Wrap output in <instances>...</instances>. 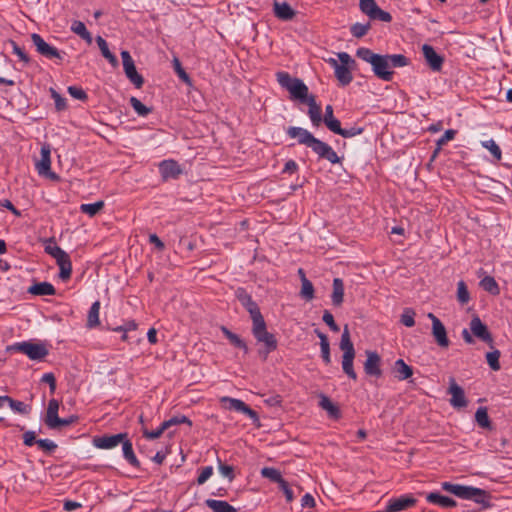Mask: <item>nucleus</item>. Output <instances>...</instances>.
Here are the masks:
<instances>
[{
    "label": "nucleus",
    "instance_id": "45",
    "mask_svg": "<svg viewBox=\"0 0 512 512\" xmlns=\"http://www.w3.org/2000/svg\"><path fill=\"white\" fill-rule=\"evenodd\" d=\"M500 356H501V353L497 349H494L493 351L486 353L487 363L493 371H498L501 368L500 362H499Z\"/></svg>",
    "mask_w": 512,
    "mask_h": 512
},
{
    "label": "nucleus",
    "instance_id": "59",
    "mask_svg": "<svg viewBox=\"0 0 512 512\" xmlns=\"http://www.w3.org/2000/svg\"><path fill=\"white\" fill-rule=\"evenodd\" d=\"M36 444L38 445L39 448H41L42 450L47 451V452H51V451L55 450L57 447V445L54 442H52L48 439L37 440Z\"/></svg>",
    "mask_w": 512,
    "mask_h": 512
},
{
    "label": "nucleus",
    "instance_id": "31",
    "mask_svg": "<svg viewBox=\"0 0 512 512\" xmlns=\"http://www.w3.org/2000/svg\"><path fill=\"white\" fill-rule=\"evenodd\" d=\"M205 503L213 512H237V510L226 501L207 499Z\"/></svg>",
    "mask_w": 512,
    "mask_h": 512
},
{
    "label": "nucleus",
    "instance_id": "7",
    "mask_svg": "<svg viewBox=\"0 0 512 512\" xmlns=\"http://www.w3.org/2000/svg\"><path fill=\"white\" fill-rule=\"evenodd\" d=\"M338 60L329 58L326 61L334 68L335 76L342 85H348L353 77L350 71V65L354 64L355 61L346 52L338 53Z\"/></svg>",
    "mask_w": 512,
    "mask_h": 512
},
{
    "label": "nucleus",
    "instance_id": "16",
    "mask_svg": "<svg viewBox=\"0 0 512 512\" xmlns=\"http://www.w3.org/2000/svg\"><path fill=\"white\" fill-rule=\"evenodd\" d=\"M236 296L241 304L247 309L250 314L252 322L257 321L258 319L264 318L261 314V311L256 302H254L251 296L246 293V291L242 288H239L236 291Z\"/></svg>",
    "mask_w": 512,
    "mask_h": 512
},
{
    "label": "nucleus",
    "instance_id": "38",
    "mask_svg": "<svg viewBox=\"0 0 512 512\" xmlns=\"http://www.w3.org/2000/svg\"><path fill=\"white\" fill-rule=\"evenodd\" d=\"M480 286L492 295H498L500 293L499 286L495 279L491 276H485L480 281Z\"/></svg>",
    "mask_w": 512,
    "mask_h": 512
},
{
    "label": "nucleus",
    "instance_id": "25",
    "mask_svg": "<svg viewBox=\"0 0 512 512\" xmlns=\"http://www.w3.org/2000/svg\"><path fill=\"white\" fill-rule=\"evenodd\" d=\"M319 398H320L319 406L328 413L330 418L338 420L341 417V412H340L339 407L335 403H333L330 400V398L328 396H326L325 394L321 393L319 395Z\"/></svg>",
    "mask_w": 512,
    "mask_h": 512
},
{
    "label": "nucleus",
    "instance_id": "8",
    "mask_svg": "<svg viewBox=\"0 0 512 512\" xmlns=\"http://www.w3.org/2000/svg\"><path fill=\"white\" fill-rule=\"evenodd\" d=\"M252 334L257 340V342L263 343L265 347V352L263 356L264 359L267 358V355L270 352L275 351L277 349V339L272 333L268 332L264 318L252 322Z\"/></svg>",
    "mask_w": 512,
    "mask_h": 512
},
{
    "label": "nucleus",
    "instance_id": "12",
    "mask_svg": "<svg viewBox=\"0 0 512 512\" xmlns=\"http://www.w3.org/2000/svg\"><path fill=\"white\" fill-rule=\"evenodd\" d=\"M469 326L473 336L477 337L481 341L487 343L491 348H493L494 340L492 334L489 332L486 324H484L477 315L472 317Z\"/></svg>",
    "mask_w": 512,
    "mask_h": 512
},
{
    "label": "nucleus",
    "instance_id": "4",
    "mask_svg": "<svg viewBox=\"0 0 512 512\" xmlns=\"http://www.w3.org/2000/svg\"><path fill=\"white\" fill-rule=\"evenodd\" d=\"M276 77L279 85L289 92L291 100L304 103L310 97L309 89L301 79L292 77L287 72H278Z\"/></svg>",
    "mask_w": 512,
    "mask_h": 512
},
{
    "label": "nucleus",
    "instance_id": "52",
    "mask_svg": "<svg viewBox=\"0 0 512 512\" xmlns=\"http://www.w3.org/2000/svg\"><path fill=\"white\" fill-rule=\"evenodd\" d=\"M482 145L483 147H485L486 149H488L491 154L497 159V160H501V157H502V153H501V149L499 148V146L495 143L494 140H488V141H484L482 142Z\"/></svg>",
    "mask_w": 512,
    "mask_h": 512
},
{
    "label": "nucleus",
    "instance_id": "23",
    "mask_svg": "<svg viewBox=\"0 0 512 512\" xmlns=\"http://www.w3.org/2000/svg\"><path fill=\"white\" fill-rule=\"evenodd\" d=\"M305 104L308 105V115L310 117V120L312 124L316 127H318L322 122V111L321 107L316 103V99L314 95H310L309 98H307L304 101Z\"/></svg>",
    "mask_w": 512,
    "mask_h": 512
},
{
    "label": "nucleus",
    "instance_id": "46",
    "mask_svg": "<svg viewBox=\"0 0 512 512\" xmlns=\"http://www.w3.org/2000/svg\"><path fill=\"white\" fill-rule=\"evenodd\" d=\"M261 475L278 484H280L284 480L281 476V473L277 469L272 467H264L261 470Z\"/></svg>",
    "mask_w": 512,
    "mask_h": 512
},
{
    "label": "nucleus",
    "instance_id": "58",
    "mask_svg": "<svg viewBox=\"0 0 512 512\" xmlns=\"http://www.w3.org/2000/svg\"><path fill=\"white\" fill-rule=\"evenodd\" d=\"M51 95L55 101V107L58 111L64 110L66 108V100L60 96L56 90L51 88Z\"/></svg>",
    "mask_w": 512,
    "mask_h": 512
},
{
    "label": "nucleus",
    "instance_id": "30",
    "mask_svg": "<svg viewBox=\"0 0 512 512\" xmlns=\"http://www.w3.org/2000/svg\"><path fill=\"white\" fill-rule=\"evenodd\" d=\"M426 500L430 503L437 504L444 508H452L456 506V501L450 497L441 495L439 493H429Z\"/></svg>",
    "mask_w": 512,
    "mask_h": 512
},
{
    "label": "nucleus",
    "instance_id": "13",
    "mask_svg": "<svg viewBox=\"0 0 512 512\" xmlns=\"http://www.w3.org/2000/svg\"><path fill=\"white\" fill-rule=\"evenodd\" d=\"M15 348L26 354L32 360H40L48 355V350L43 344L22 342L15 346Z\"/></svg>",
    "mask_w": 512,
    "mask_h": 512
},
{
    "label": "nucleus",
    "instance_id": "61",
    "mask_svg": "<svg viewBox=\"0 0 512 512\" xmlns=\"http://www.w3.org/2000/svg\"><path fill=\"white\" fill-rule=\"evenodd\" d=\"M212 473H213V468L211 466H207V467L203 468L197 478V483L199 485L204 484L211 477Z\"/></svg>",
    "mask_w": 512,
    "mask_h": 512
},
{
    "label": "nucleus",
    "instance_id": "28",
    "mask_svg": "<svg viewBox=\"0 0 512 512\" xmlns=\"http://www.w3.org/2000/svg\"><path fill=\"white\" fill-rule=\"evenodd\" d=\"M393 373L395 378H397L400 381H403L410 378L413 375V369L411 366L407 365L403 359H398L395 361Z\"/></svg>",
    "mask_w": 512,
    "mask_h": 512
},
{
    "label": "nucleus",
    "instance_id": "19",
    "mask_svg": "<svg viewBox=\"0 0 512 512\" xmlns=\"http://www.w3.org/2000/svg\"><path fill=\"white\" fill-rule=\"evenodd\" d=\"M31 40L36 47L38 53L46 58H61V54L55 48L50 46L44 39L37 33L31 35Z\"/></svg>",
    "mask_w": 512,
    "mask_h": 512
},
{
    "label": "nucleus",
    "instance_id": "56",
    "mask_svg": "<svg viewBox=\"0 0 512 512\" xmlns=\"http://www.w3.org/2000/svg\"><path fill=\"white\" fill-rule=\"evenodd\" d=\"M174 68L181 80H183L187 84H191V79L189 75L185 72V70L182 68L181 63L178 58H174L173 60Z\"/></svg>",
    "mask_w": 512,
    "mask_h": 512
},
{
    "label": "nucleus",
    "instance_id": "33",
    "mask_svg": "<svg viewBox=\"0 0 512 512\" xmlns=\"http://www.w3.org/2000/svg\"><path fill=\"white\" fill-rule=\"evenodd\" d=\"M71 31L84 39L88 44L92 43V36L82 21H73Z\"/></svg>",
    "mask_w": 512,
    "mask_h": 512
},
{
    "label": "nucleus",
    "instance_id": "35",
    "mask_svg": "<svg viewBox=\"0 0 512 512\" xmlns=\"http://www.w3.org/2000/svg\"><path fill=\"white\" fill-rule=\"evenodd\" d=\"M121 444H122L123 454H124L125 459L132 466L139 467L140 464H139V461H138V459L136 458V456L134 454L132 443L126 438V439L123 440V442Z\"/></svg>",
    "mask_w": 512,
    "mask_h": 512
},
{
    "label": "nucleus",
    "instance_id": "44",
    "mask_svg": "<svg viewBox=\"0 0 512 512\" xmlns=\"http://www.w3.org/2000/svg\"><path fill=\"white\" fill-rule=\"evenodd\" d=\"M470 293L464 281H459L457 284V300L460 304L464 305L470 301Z\"/></svg>",
    "mask_w": 512,
    "mask_h": 512
},
{
    "label": "nucleus",
    "instance_id": "10",
    "mask_svg": "<svg viewBox=\"0 0 512 512\" xmlns=\"http://www.w3.org/2000/svg\"><path fill=\"white\" fill-rule=\"evenodd\" d=\"M124 72L127 78L135 85L136 88H141L144 84L143 77L137 72L134 61L130 53L126 50L121 52Z\"/></svg>",
    "mask_w": 512,
    "mask_h": 512
},
{
    "label": "nucleus",
    "instance_id": "9",
    "mask_svg": "<svg viewBox=\"0 0 512 512\" xmlns=\"http://www.w3.org/2000/svg\"><path fill=\"white\" fill-rule=\"evenodd\" d=\"M59 402L56 399H51L48 403L46 416L44 419L45 424L50 429H60L62 427L69 426L78 420V417L75 415L70 416L69 418H59Z\"/></svg>",
    "mask_w": 512,
    "mask_h": 512
},
{
    "label": "nucleus",
    "instance_id": "60",
    "mask_svg": "<svg viewBox=\"0 0 512 512\" xmlns=\"http://www.w3.org/2000/svg\"><path fill=\"white\" fill-rule=\"evenodd\" d=\"M327 128L335 134L340 135L342 133L343 128H341L340 121L336 118H333L325 123Z\"/></svg>",
    "mask_w": 512,
    "mask_h": 512
},
{
    "label": "nucleus",
    "instance_id": "26",
    "mask_svg": "<svg viewBox=\"0 0 512 512\" xmlns=\"http://www.w3.org/2000/svg\"><path fill=\"white\" fill-rule=\"evenodd\" d=\"M50 145L45 143L41 147V159L37 162L36 168L39 174L48 173L51 167Z\"/></svg>",
    "mask_w": 512,
    "mask_h": 512
},
{
    "label": "nucleus",
    "instance_id": "27",
    "mask_svg": "<svg viewBox=\"0 0 512 512\" xmlns=\"http://www.w3.org/2000/svg\"><path fill=\"white\" fill-rule=\"evenodd\" d=\"M331 301L335 307H340L344 301V283L340 278H334L332 284Z\"/></svg>",
    "mask_w": 512,
    "mask_h": 512
},
{
    "label": "nucleus",
    "instance_id": "39",
    "mask_svg": "<svg viewBox=\"0 0 512 512\" xmlns=\"http://www.w3.org/2000/svg\"><path fill=\"white\" fill-rule=\"evenodd\" d=\"M455 135H456V131L453 130V129H448V130L445 131L443 136L437 141V147H436V149L434 150V152L432 154L431 160H434L436 158V156L440 152L442 146L444 144H446L448 141L454 139Z\"/></svg>",
    "mask_w": 512,
    "mask_h": 512
},
{
    "label": "nucleus",
    "instance_id": "47",
    "mask_svg": "<svg viewBox=\"0 0 512 512\" xmlns=\"http://www.w3.org/2000/svg\"><path fill=\"white\" fill-rule=\"evenodd\" d=\"M130 104L139 116H147L152 111L136 97L130 98Z\"/></svg>",
    "mask_w": 512,
    "mask_h": 512
},
{
    "label": "nucleus",
    "instance_id": "37",
    "mask_svg": "<svg viewBox=\"0 0 512 512\" xmlns=\"http://www.w3.org/2000/svg\"><path fill=\"white\" fill-rule=\"evenodd\" d=\"M475 420L481 428L491 429V421L486 407H479L475 413Z\"/></svg>",
    "mask_w": 512,
    "mask_h": 512
},
{
    "label": "nucleus",
    "instance_id": "17",
    "mask_svg": "<svg viewBox=\"0 0 512 512\" xmlns=\"http://www.w3.org/2000/svg\"><path fill=\"white\" fill-rule=\"evenodd\" d=\"M448 393L451 395L450 404L454 408H464L467 406L464 390L456 383L453 377L449 379Z\"/></svg>",
    "mask_w": 512,
    "mask_h": 512
},
{
    "label": "nucleus",
    "instance_id": "41",
    "mask_svg": "<svg viewBox=\"0 0 512 512\" xmlns=\"http://www.w3.org/2000/svg\"><path fill=\"white\" fill-rule=\"evenodd\" d=\"M104 207V201L100 200L91 204H82L80 210L82 213L88 214L90 217L95 216Z\"/></svg>",
    "mask_w": 512,
    "mask_h": 512
},
{
    "label": "nucleus",
    "instance_id": "43",
    "mask_svg": "<svg viewBox=\"0 0 512 512\" xmlns=\"http://www.w3.org/2000/svg\"><path fill=\"white\" fill-rule=\"evenodd\" d=\"M179 424H187L189 426H192V422L188 417H186L184 415H177V416L170 418L169 420L164 421L162 423V429L167 430L171 426L179 425Z\"/></svg>",
    "mask_w": 512,
    "mask_h": 512
},
{
    "label": "nucleus",
    "instance_id": "48",
    "mask_svg": "<svg viewBox=\"0 0 512 512\" xmlns=\"http://www.w3.org/2000/svg\"><path fill=\"white\" fill-rule=\"evenodd\" d=\"M7 403L9 404V406L12 410H14L15 412H18L20 414L26 415L30 412V407L28 405H26L25 403H23L21 401L14 400L11 397H9V400L7 401Z\"/></svg>",
    "mask_w": 512,
    "mask_h": 512
},
{
    "label": "nucleus",
    "instance_id": "55",
    "mask_svg": "<svg viewBox=\"0 0 512 512\" xmlns=\"http://www.w3.org/2000/svg\"><path fill=\"white\" fill-rule=\"evenodd\" d=\"M322 320L323 322L329 326V328L333 331V332H339L340 328L339 326L336 324L335 320H334V317L333 315L331 314L330 311L328 310H325L324 313H323V316H322Z\"/></svg>",
    "mask_w": 512,
    "mask_h": 512
},
{
    "label": "nucleus",
    "instance_id": "22",
    "mask_svg": "<svg viewBox=\"0 0 512 512\" xmlns=\"http://www.w3.org/2000/svg\"><path fill=\"white\" fill-rule=\"evenodd\" d=\"M273 12L282 21H290L296 15L295 10L287 2L274 1Z\"/></svg>",
    "mask_w": 512,
    "mask_h": 512
},
{
    "label": "nucleus",
    "instance_id": "6",
    "mask_svg": "<svg viewBox=\"0 0 512 512\" xmlns=\"http://www.w3.org/2000/svg\"><path fill=\"white\" fill-rule=\"evenodd\" d=\"M45 252L52 256L53 258H55L60 268V279L64 281L68 280L72 272V263L69 255L60 246L56 244L53 238L47 240Z\"/></svg>",
    "mask_w": 512,
    "mask_h": 512
},
{
    "label": "nucleus",
    "instance_id": "20",
    "mask_svg": "<svg viewBox=\"0 0 512 512\" xmlns=\"http://www.w3.org/2000/svg\"><path fill=\"white\" fill-rule=\"evenodd\" d=\"M424 58L433 71H440L443 66L444 58L440 56L432 46L424 44L422 46Z\"/></svg>",
    "mask_w": 512,
    "mask_h": 512
},
{
    "label": "nucleus",
    "instance_id": "64",
    "mask_svg": "<svg viewBox=\"0 0 512 512\" xmlns=\"http://www.w3.org/2000/svg\"><path fill=\"white\" fill-rule=\"evenodd\" d=\"M42 382L49 384L50 392L54 393L56 390V379L53 373H46L42 376Z\"/></svg>",
    "mask_w": 512,
    "mask_h": 512
},
{
    "label": "nucleus",
    "instance_id": "24",
    "mask_svg": "<svg viewBox=\"0 0 512 512\" xmlns=\"http://www.w3.org/2000/svg\"><path fill=\"white\" fill-rule=\"evenodd\" d=\"M416 500L412 497H400L389 501L386 512H399L413 506Z\"/></svg>",
    "mask_w": 512,
    "mask_h": 512
},
{
    "label": "nucleus",
    "instance_id": "40",
    "mask_svg": "<svg viewBox=\"0 0 512 512\" xmlns=\"http://www.w3.org/2000/svg\"><path fill=\"white\" fill-rule=\"evenodd\" d=\"M391 68H400L409 65V59L402 54L386 55Z\"/></svg>",
    "mask_w": 512,
    "mask_h": 512
},
{
    "label": "nucleus",
    "instance_id": "32",
    "mask_svg": "<svg viewBox=\"0 0 512 512\" xmlns=\"http://www.w3.org/2000/svg\"><path fill=\"white\" fill-rule=\"evenodd\" d=\"M315 333L317 334V336L320 339L322 359L326 364H329L331 362V358H330V344H329L328 338L324 333H322L321 331H319L317 329L315 330Z\"/></svg>",
    "mask_w": 512,
    "mask_h": 512
},
{
    "label": "nucleus",
    "instance_id": "51",
    "mask_svg": "<svg viewBox=\"0 0 512 512\" xmlns=\"http://www.w3.org/2000/svg\"><path fill=\"white\" fill-rule=\"evenodd\" d=\"M359 7L360 10L369 17L378 5L375 0H360Z\"/></svg>",
    "mask_w": 512,
    "mask_h": 512
},
{
    "label": "nucleus",
    "instance_id": "14",
    "mask_svg": "<svg viewBox=\"0 0 512 512\" xmlns=\"http://www.w3.org/2000/svg\"><path fill=\"white\" fill-rule=\"evenodd\" d=\"M367 357L364 362V371L368 376L380 378L382 376L381 357L376 351L366 350Z\"/></svg>",
    "mask_w": 512,
    "mask_h": 512
},
{
    "label": "nucleus",
    "instance_id": "21",
    "mask_svg": "<svg viewBox=\"0 0 512 512\" xmlns=\"http://www.w3.org/2000/svg\"><path fill=\"white\" fill-rule=\"evenodd\" d=\"M159 170L164 180L169 178H177L181 173L182 169L179 164L174 160H164L159 164Z\"/></svg>",
    "mask_w": 512,
    "mask_h": 512
},
{
    "label": "nucleus",
    "instance_id": "63",
    "mask_svg": "<svg viewBox=\"0 0 512 512\" xmlns=\"http://www.w3.org/2000/svg\"><path fill=\"white\" fill-rule=\"evenodd\" d=\"M219 471L224 477L228 478L229 481L234 479V470L232 466L220 463Z\"/></svg>",
    "mask_w": 512,
    "mask_h": 512
},
{
    "label": "nucleus",
    "instance_id": "1",
    "mask_svg": "<svg viewBox=\"0 0 512 512\" xmlns=\"http://www.w3.org/2000/svg\"><path fill=\"white\" fill-rule=\"evenodd\" d=\"M287 134L293 139H297L299 144L305 145L312 149L320 158L326 159L332 164L340 163V157L325 142L314 137L309 131L301 127H289Z\"/></svg>",
    "mask_w": 512,
    "mask_h": 512
},
{
    "label": "nucleus",
    "instance_id": "2",
    "mask_svg": "<svg viewBox=\"0 0 512 512\" xmlns=\"http://www.w3.org/2000/svg\"><path fill=\"white\" fill-rule=\"evenodd\" d=\"M357 57L370 63L374 74L381 80L391 81L394 71L390 70V64L386 55H380L372 52L368 48H359L356 52Z\"/></svg>",
    "mask_w": 512,
    "mask_h": 512
},
{
    "label": "nucleus",
    "instance_id": "49",
    "mask_svg": "<svg viewBox=\"0 0 512 512\" xmlns=\"http://www.w3.org/2000/svg\"><path fill=\"white\" fill-rule=\"evenodd\" d=\"M370 29V23L367 22L366 24L362 23H355L351 26V33L356 38H362L365 36Z\"/></svg>",
    "mask_w": 512,
    "mask_h": 512
},
{
    "label": "nucleus",
    "instance_id": "18",
    "mask_svg": "<svg viewBox=\"0 0 512 512\" xmlns=\"http://www.w3.org/2000/svg\"><path fill=\"white\" fill-rule=\"evenodd\" d=\"M126 438V433L96 436L93 438V445L99 449H112L121 444Z\"/></svg>",
    "mask_w": 512,
    "mask_h": 512
},
{
    "label": "nucleus",
    "instance_id": "11",
    "mask_svg": "<svg viewBox=\"0 0 512 512\" xmlns=\"http://www.w3.org/2000/svg\"><path fill=\"white\" fill-rule=\"evenodd\" d=\"M221 402L229 404L228 406H226L227 409L236 410L238 412L246 414L248 417H250L252 419L253 423L257 427L261 426L258 414L254 410H252L250 407H248L242 400L230 398V397H222Z\"/></svg>",
    "mask_w": 512,
    "mask_h": 512
},
{
    "label": "nucleus",
    "instance_id": "29",
    "mask_svg": "<svg viewBox=\"0 0 512 512\" xmlns=\"http://www.w3.org/2000/svg\"><path fill=\"white\" fill-rule=\"evenodd\" d=\"M28 292L32 295L37 296H46V295H54L56 290L54 286L49 282H40L35 283L34 285L28 288Z\"/></svg>",
    "mask_w": 512,
    "mask_h": 512
},
{
    "label": "nucleus",
    "instance_id": "53",
    "mask_svg": "<svg viewBox=\"0 0 512 512\" xmlns=\"http://www.w3.org/2000/svg\"><path fill=\"white\" fill-rule=\"evenodd\" d=\"M372 20H380L383 22H390L392 20V16L389 12H386L379 7H377L374 12L369 16Z\"/></svg>",
    "mask_w": 512,
    "mask_h": 512
},
{
    "label": "nucleus",
    "instance_id": "3",
    "mask_svg": "<svg viewBox=\"0 0 512 512\" xmlns=\"http://www.w3.org/2000/svg\"><path fill=\"white\" fill-rule=\"evenodd\" d=\"M442 488L443 490L459 498L473 500L474 502L481 504L483 508L490 507L489 500L491 496L487 491L483 489L472 486L452 484L450 482H443Z\"/></svg>",
    "mask_w": 512,
    "mask_h": 512
},
{
    "label": "nucleus",
    "instance_id": "50",
    "mask_svg": "<svg viewBox=\"0 0 512 512\" xmlns=\"http://www.w3.org/2000/svg\"><path fill=\"white\" fill-rule=\"evenodd\" d=\"M415 311L413 309L407 308L401 315V323L406 327H413L415 325Z\"/></svg>",
    "mask_w": 512,
    "mask_h": 512
},
{
    "label": "nucleus",
    "instance_id": "62",
    "mask_svg": "<svg viewBox=\"0 0 512 512\" xmlns=\"http://www.w3.org/2000/svg\"><path fill=\"white\" fill-rule=\"evenodd\" d=\"M164 431H166L165 429H162V424L160 425V427L155 430V431H149L147 428L143 427L142 428V433L143 435L148 438V439H157L159 438L163 433Z\"/></svg>",
    "mask_w": 512,
    "mask_h": 512
},
{
    "label": "nucleus",
    "instance_id": "54",
    "mask_svg": "<svg viewBox=\"0 0 512 512\" xmlns=\"http://www.w3.org/2000/svg\"><path fill=\"white\" fill-rule=\"evenodd\" d=\"M9 43L12 46L13 53L16 54L24 64H28L30 62V58L25 53V51L20 46H18L15 41L9 40Z\"/></svg>",
    "mask_w": 512,
    "mask_h": 512
},
{
    "label": "nucleus",
    "instance_id": "42",
    "mask_svg": "<svg viewBox=\"0 0 512 512\" xmlns=\"http://www.w3.org/2000/svg\"><path fill=\"white\" fill-rule=\"evenodd\" d=\"M300 296L306 301H311L314 298V287L310 280L302 279Z\"/></svg>",
    "mask_w": 512,
    "mask_h": 512
},
{
    "label": "nucleus",
    "instance_id": "36",
    "mask_svg": "<svg viewBox=\"0 0 512 512\" xmlns=\"http://www.w3.org/2000/svg\"><path fill=\"white\" fill-rule=\"evenodd\" d=\"M99 310H100V302L96 301L92 304L88 316H87V327L93 328L100 324L99 321Z\"/></svg>",
    "mask_w": 512,
    "mask_h": 512
},
{
    "label": "nucleus",
    "instance_id": "34",
    "mask_svg": "<svg viewBox=\"0 0 512 512\" xmlns=\"http://www.w3.org/2000/svg\"><path fill=\"white\" fill-rule=\"evenodd\" d=\"M221 331L229 339L232 345H234L237 348L243 349L245 353H248V347L246 343L237 334L231 332L225 326H221Z\"/></svg>",
    "mask_w": 512,
    "mask_h": 512
},
{
    "label": "nucleus",
    "instance_id": "57",
    "mask_svg": "<svg viewBox=\"0 0 512 512\" xmlns=\"http://www.w3.org/2000/svg\"><path fill=\"white\" fill-rule=\"evenodd\" d=\"M68 92L75 99L82 100V101L87 99L86 92L83 89L78 88L76 86L68 87Z\"/></svg>",
    "mask_w": 512,
    "mask_h": 512
},
{
    "label": "nucleus",
    "instance_id": "15",
    "mask_svg": "<svg viewBox=\"0 0 512 512\" xmlns=\"http://www.w3.org/2000/svg\"><path fill=\"white\" fill-rule=\"evenodd\" d=\"M428 318L432 321V335L441 348H448L450 341L443 323L433 314L429 313Z\"/></svg>",
    "mask_w": 512,
    "mask_h": 512
},
{
    "label": "nucleus",
    "instance_id": "5",
    "mask_svg": "<svg viewBox=\"0 0 512 512\" xmlns=\"http://www.w3.org/2000/svg\"><path fill=\"white\" fill-rule=\"evenodd\" d=\"M340 349L343 351L342 356V369L344 373L351 379L356 380L357 374L354 371L353 361L355 358V349L351 341L350 331L348 325L344 326L343 333L340 340Z\"/></svg>",
    "mask_w": 512,
    "mask_h": 512
}]
</instances>
